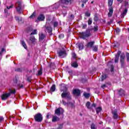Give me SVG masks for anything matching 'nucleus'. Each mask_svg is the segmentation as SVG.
Here are the masks:
<instances>
[{
  "label": "nucleus",
  "mask_w": 129,
  "mask_h": 129,
  "mask_svg": "<svg viewBox=\"0 0 129 129\" xmlns=\"http://www.w3.org/2000/svg\"><path fill=\"white\" fill-rule=\"evenodd\" d=\"M68 89L65 86H62L61 88V91H63V93L61 94V97L62 98L66 97L67 100H70L71 99V97L70 96V93L67 92Z\"/></svg>",
  "instance_id": "obj_1"
},
{
  "label": "nucleus",
  "mask_w": 129,
  "mask_h": 129,
  "mask_svg": "<svg viewBox=\"0 0 129 129\" xmlns=\"http://www.w3.org/2000/svg\"><path fill=\"white\" fill-rule=\"evenodd\" d=\"M70 0H60L59 2L54 5L55 9H58L59 6H61L62 8H66V6H67L69 4Z\"/></svg>",
  "instance_id": "obj_2"
},
{
  "label": "nucleus",
  "mask_w": 129,
  "mask_h": 129,
  "mask_svg": "<svg viewBox=\"0 0 129 129\" xmlns=\"http://www.w3.org/2000/svg\"><path fill=\"white\" fill-rule=\"evenodd\" d=\"M15 93H16V90H13L12 89H10L9 93H4L2 95L1 98L2 100H6L9 96H11V94H15Z\"/></svg>",
  "instance_id": "obj_3"
},
{
  "label": "nucleus",
  "mask_w": 129,
  "mask_h": 129,
  "mask_svg": "<svg viewBox=\"0 0 129 129\" xmlns=\"http://www.w3.org/2000/svg\"><path fill=\"white\" fill-rule=\"evenodd\" d=\"M16 11L19 14H22V2H18L16 3Z\"/></svg>",
  "instance_id": "obj_4"
},
{
  "label": "nucleus",
  "mask_w": 129,
  "mask_h": 129,
  "mask_svg": "<svg viewBox=\"0 0 129 129\" xmlns=\"http://www.w3.org/2000/svg\"><path fill=\"white\" fill-rule=\"evenodd\" d=\"M34 119L35 121L41 122V121L43 120V117L42 116V114H41V113L36 114L34 116Z\"/></svg>",
  "instance_id": "obj_5"
},
{
  "label": "nucleus",
  "mask_w": 129,
  "mask_h": 129,
  "mask_svg": "<svg viewBox=\"0 0 129 129\" xmlns=\"http://www.w3.org/2000/svg\"><path fill=\"white\" fill-rule=\"evenodd\" d=\"M58 56L60 58H64L66 57L67 54L66 53V50L65 49H62L58 52Z\"/></svg>",
  "instance_id": "obj_6"
},
{
  "label": "nucleus",
  "mask_w": 129,
  "mask_h": 129,
  "mask_svg": "<svg viewBox=\"0 0 129 129\" xmlns=\"http://www.w3.org/2000/svg\"><path fill=\"white\" fill-rule=\"evenodd\" d=\"M81 37L82 39H85V38H88L90 36V32H82L81 34Z\"/></svg>",
  "instance_id": "obj_7"
},
{
  "label": "nucleus",
  "mask_w": 129,
  "mask_h": 129,
  "mask_svg": "<svg viewBox=\"0 0 129 129\" xmlns=\"http://www.w3.org/2000/svg\"><path fill=\"white\" fill-rule=\"evenodd\" d=\"M63 112H64V110H63V108H58L55 111V114H57V115H60V114L63 113Z\"/></svg>",
  "instance_id": "obj_8"
},
{
  "label": "nucleus",
  "mask_w": 129,
  "mask_h": 129,
  "mask_svg": "<svg viewBox=\"0 0 129 129\" xmlns=\"http://www.w3.org/2000/svg\"><path fill=\"white\" fill-rule=\"evenodd\" d=\"M121 53V52H120V51H118L116 53V54H115V60H114L115 63L118 62V60L119 59V55H120Z\"/></svg>",
  "instance_id": "obj_9"
},
{
  "label": "nucleus",
  "mask_w": 129,
  "mask_h": 129,
  "mask_svg": "<svg viewBox=\"0 0 129 129\" xmlns=\"http://www.w3.org/2000/svg\"><path fill=\"white\" fill-rule=\"evenodd\" d=\"M113 13V8H112V7H110L109 8V13L108 14V17H111L112 16Z\"/></svg>",
  "instance_id": "obj_10"
},
{
  "label": "nucleus",
  "mask_w": 129,
  "mask_h": 129,
  "mask_svg": "<svg viewBox=\"0 0 129 129\" xmlns=\"http://www.w3.org/2000/svg\"><path fill=\"white\" fill-rule=\"evenodd\" d=\"M94 43H95L94 41L89 42L86 46L88 48H92L93 47V45H94Z\"/></svg>",
  "instance_id": "obj_11"
},
{
  "label": "nucleus",
  "mask_w": 129,
  "mask_h": 129,
  "mask_svg": "<svg viewBox=\"0 0 129 129\" xmlns=\"http://www.w3.org/2000/svg\"><path fill=\"white\" fill-rule=\"evenodd\" d=\"M112 113L113 114V117L114 119H116L118 117V115H117V111L116 110L112 111Z\"/></svg>",
  "instance_id": "obj_12"
},
{
  "label": "nucleus",
  "mask_w": 129,
  "mask_h": 129,
  "mask_svg": "<svg viewBox=\"0 0 129 129\" xmlns=\"http://www.w3.org/2000/svg\"><path fill=\"white\" fill-rule=\"evenodd\" d=\"M62 103L63 105H68V106H70L71 105L72 107H74V104L72 103H66L64 100H62Z\"/></svg>",
  "instance_id": "obj_13"
},
{
  "label": "nucleus",
  "mask_w": 129,
  "mask_h": 129,
  "mask_svg": "<svg viewBox=\"0 0 129 129\" xmlns=\"http://www.w3.org/2000/svg\"><path fill=\"white\" fill-rule=\"evenodd\" d=\"M45 20V16L43 15V14L40 15L37 18V21H44Z\"/></svg>",
  "instance_id": "obj_14"
},
{
  "label": "nucleus",
  "mask_w": 129,
  "mask_h": 129,
  "mask_svg": "<svg viewBox=\"0 0 129 129\" xmlns=\"http://www.w3.org/2000/svg\"><path fill=\"white\" fill-rule=\"evenodd\" d=\"M46 30L50 34V35H52V31H53L52 27L50 26L47 27Z\"/></svg>",
  "instance_id": "obj_15"
},
{
  "label": "nucleus",
  "mask_w": 129,
  "mask_h": 129,
  "mask_svg": "<svg viewBox=\"0 0 129 129\" xmlns=\"http://www.w3.org/2000/svg\"><path fill=\"white\" fill-rule=\"evenodd\" d=\"M73 94L75 95H79L80 94V90L78 89H74L73 91Z\"/></svg>",
  "instance_id": "obj_16"
},
{
  "label": "nucleus",
  "mask_w": 129,
  "mask_h": 129,
  "mask_svg": "<svg viewBox=\"0 0 129 129\" xmlns=\"http://www.w3.org/2000/svg\"><path fill=\"white\" fill-rule=\"evenodd\" d=\"M52 116V121L53 122H55L56 121H58V120H59L60 118L59 117H57L56 116Z\"/></svg>",
  "instance_id": "obj_17"
},
{
  "label": "nucleus",
  "mask_w": 129,
  "mask_h": 129,
  "mask_svg": "<svg viewBox=\"0 0 129 129\" xmlns=\"http://www.w3.org/2000/svg\"><path fill=\"white\" fill-rule=\"evenodd\" d=\"M93 51L94 52H97L98 50V45H94L92 47Z\"/></svg>",
  "instance_id": "obj_18"
},
{
  "label": "nucleus",
  "mask_w": 129,
  "mask_h": 129,
  "mask_svg": "<svg viewBox=\"0 0 129 129\" xmlns=\"http://www.w3.org/2000/svg\"><path fill=\"white\" fill-rule=\"evenodd\" d=\"M45 35H44L43 33H40L39 34V40H44L45 38Z\"/></svg>",
  "instance_id": "obj_19"
},
{
  "label": "nucleus",
  "mask_w": 129,
  "mask_h": 129,
  "mask_svg": "<svg viewBox=\"0 0 129 129\" xmlns=\"http://www.w3.org/2000/svg\"><path fill=\"white\" fill-rule=\"evenodd\" d=\"M55 90H56V85H53L50 88V91H51V92H54Z\"/></svg>",
  "instance_id": "obj_20"
},
{
  "label": "nucleus",
  "mask_w": 129,
  "mask_h": 129,
  "mask_svg": "<svg viewBox=\"0 0 129 129\" xmlns=\"http://www.w3.org/2000/svg\"><path fill=\"white\" fill-rule=\"evenodd\" d=\"M125 57V56L124 55V54H122L120 56V62H121V64H122V63H123V61L124 60Z\"/></svg>",
  "instance_id": "obj_21"
},
{
  "label": "nucleus",
  "mask_w": 129,
  "mask_h": 129,
  "mask_svg": "<svg viewBox=\"0 0 129 129\" xmlns=\"http://www.w3.org/2000/svg\"><path fill=\"white\" fill-rule=\"evenodd\" d=\"M30 40L33 43H36V38L34 36L30 37Z\"/></svg>",
  "instance_id": "obj_22"
},
{
  "label": "nucleus",
  "mask_w": 129,
  "mask_h": 129,
  "mask_svg": "<svg viewBox=\"0 0 129 129\" xmlns=\"http://www.w3.org/2000/svg\"><path fill=\"white\" fill-rule=\"evenodd\" d=\"M79 47V50H82L83 49V44L82 43H79L77 44Z\"/></svg>",
  "instance_id": "obj_23"
},
{
  "label": "nucleus",
  "mask_w": 129,
  "mask_h": 129,
  "mask_svg": "<svg viewBox=\"0 0 129 129\" xmlns=\"http://www.w3.org/2000/svg\"><path fill=\"white\" fill-rule=\"evenodd\" d=\"M72 67H74L75 68H76L78 67V64H77V62H74L72 63Z\"/></svg>",
  "instance_id": "obj_24"
},
{
  "label": "nucleus",
  "mask_w": 129,
  "mask_h": 129,
  "mask_svg": "<svg viewBox=\"0 0 129 129\" xmlns=\"http://www.w3.org/2000/svg\"><path fill=\"white\" fill-rule=\"evenodd\" d=\"M113 3V0H108V6L109 7H111V6H112V4Z\"/></svg>",
  "instance_id": "obj_25"
},
{
  "label": "nucleus",
  "mask_w": 129,
  "mask_h": 129,
  "mask_svg": "<svg viewBox=\"0 0 129 129\" xmlns=\"http://www.w3.org/2000/svg\"><path fill=\"white\" fill-rule=\"evenodd\" d=\"M119 94L121 96L124 95V91L123 90H120L119 91Z\"/></svg>",
  "instance_id": "obj_26"
},
{
  "label": "nucleus",
  "mask_w": 129,
  "mask_h": 129,
  "mask_svg": "<svg viewBox=\"0 0 129 129\" xmlns=\"http://www.w3.org/2000/svg\"><path fill=\"white\" fill-rule=\"evenodd\" d=\"M86 106L87 107V108H88L89 109H91V107L90 106V102H88L86 104Z\"/></svg>",
  "instance_id": "obj_27"
},
{
  "label": "nucleus",
  "mask_w": 129,
  "mask_h": 129,
  "mask_svg": "<svg viewBox=\"0 0 129 129\" xmlns=\"http://www.w3.org/2000/svg\"><path fill=\"white\" fill-rule=\"evenodd\" d=\"M21 44L25 49H27V45H26V43H25V41H22Z\"/></svg>",
  "instance_id": "obj_28"
},
{
  "label": "nucleus",
  "mask_w": 129,
  "mask_h": 129,
  "mask_svg": "<svg viewBox=\"0 0 129 129\" xmlns=\"http://www.w3.org/2000/svg\"><path fill=\"white\" fill-rule=\"evenodd\" d=\"M107 77V76H106V75H102L101 81H103V80H104V79H105Z\"/></svg>",
  "instance_id": "obj_29"
},
{
  "label": "nucleus",
  "mask_w": 129,
  "mask_h": 129,
  "mask_svg": "<svg viewBox=\"0 0 129 129\" xmlns=\"http://www.w3.org/2000/svg\"><path fill=\"white\" fill-rule=\"evenodd\" d=\"M126 13H127V10H125L123 12L122 14H121V17H122V18H123V17H124V16H125V15H126Z\"/></svg>",
  "instance_id": "obj_30"
},
{
  "label": "nucleus",
  "mask_w": 129,
  "mask_h": 129,
  "mask_svg": "<svg viewBox=\"0 0 129 129\" xmlns=\"http://www.w3.org/2000/svg\"><path fill=\"white\" fill-rule=\"evenodd\" d=\"M84 96H85V97H86V98H88V97H89L90 96V94L85 92V93H84Z\"/></svg>",
  "instance_id": "obj_31"
},
{
  "label": "nucleus",
  "mask_w": 129,
  "mask_h": 129,
  "mask_svg": "<svg viewBox=\"0 0 129 129\" xmlns=\"http://www.w3.org/2000/svg\"><path fill=\"white\" fill-rule=\"evenodd\" d=\"M15 19L18 22H21L22 21V17H19L18 16L15 17Z\"/></svg>",
  "instance_id": "obj_32"
},
{
  "label": "nucleus",
  "mask_w": 129,
  "mask_h": 129,
  "mask_svg": "<svg viewBox=\"0 0 129 129\" xmlns=\"http://www.w3.org/2000/svg\"><path fill=\"white\" fill-rule=\"evenodd\" d=\"M36 17V13L34 12L30 16V19H33V18H35Z\"/></svg>",
  "instance_id": "obj_33"
},
{
  "label": "nucleus",
  "mask_w": 129,
  "mask_h": 129,
  "mask_svg": "<svg viewBox=\"0 0 129 129\" xmlns=\"http://www.w3.org/2000/svg\"><path fill=\"white\" fill-rule=\"evenodd\" d=\"M38 33V31L36 29L33 30V31L31 33V35H36Z\"/></svg>",
  "instance_id": "obj_34"
},
{
  "label": "nucleus",
  "mask_w": 129,
  "mask_h": 129,
  "mask_svg": "<svg viewBox=\"0 0 129 129\" xmlns=\"http://www.w3.org/2000/svg\"><path fill=\"white\" fill-rule=\"evenodd\" d=\"M88 25H90L91 24H92V19L90 18L88 21Z\"/></svg>",
  "instance_id": "obj_35"
},
{
  "label": "nucleus",
  "mask_w": 129,
  "mask_h": 129,
  "mask_svg": "<svg viewBox=\"0 0 129 129\" xmlns=\"http://www.w3.org/2000/svg\"><path fill=\"white\" fill-rule=\"evenodd\" d=\"M6 53V49L5 48H2L1 50V51L0 52V55H3V53Z\"/></svg>",
  "instance_id": "obj_36"
},
{
  "label": "nucleus",
  "mask_w": 129,
  "mask_h": 129,
  "mask_svg": "<svg viewBox=\"0 0 129 129\" xmlns=\"http://www.w3.org/2000/svg\"><path fill=\"white\" fill-rule=\"evenodd\" d=\"M86 17H90V13L89 12H86L85 13Z\"/></svg>",
  "instance_id": "obj_37"
},
{
  "label": "nucleus",
  "mask_w": 129,
  "mask_h": 129,
  "mask_svg": "<svg viewBox=\"0 0 129 129\" xmlns=\"http://www.w3.org/2000/svg\"><path fill=\"white\" fill-rule=\"evenodd\" d=\"M102 110L101 107H98L96 109V112L97 113H98L99 112H100V111Z\"/></svg>",
  "instance_id": "obj_38"
},
{
  "label": "nucleus",
  "mask_w": 129,
  "mask_h": 129,
  "mask_svg": "<svg viewBox=\"0 0 129 129\" xmlns=\"http://www.w3.org/2000/svg\"><path fill=\"white\" fill-rule=\"evenodd\" d=\"M91 129H96V126H95V124L92 123L91 125Z\"/></svg>",
  "instance_id": "obj_39"
},
{
  "label": "nucleus",
  "mask_w": 129,
  "mask_h": 129,
  "mask_svg": "<svg viewBox=\"0 0 129 129\" xmlns=\"http://www.w3.org/2000/svg\"><path fill=\"white\" fill-rule=\"evenodd\" d=\"M52 115H50L49 113H47V115H46V118H47V119H49V118H51V117H52Z\"/></svg>",
  "instance_id": "obj_40"
},
{
  "label": "nucleus",
  "mask_w": 129,
  "mask_h": 129,
  "mask_svg": "<svg viewBox=\"0 0 129 129\" xmlns=\"http://www.w3.org/2000/svg\"><path fill=\"white\" fill-rule=\"evenodd\" d=\"M98 30V27H97V26L94 27V32H96Z\"/></svg>",
  "instance_id": "obj_41"
},
{
  "label": "nucleus",
  "mask_w": 129,
  "mask_h": 129,
  "mask_svg": "<svg viewBox=\"0 0 129 129\" xmlns=\"http://www.w3.org/2000/svg\"><path fill=\"white\" fill-rule=\"evenodd\" d=\"M14 8V5H11L10 6H7V9H8V10H10V9H12V8Z\"/></svg>",
  "instance_id": "obj_42"
},
{
  "label": "nucleus",
  "mask_w": 129,
  "mask_h": 129,
  "mask_svg": "<svg viewBox=\"0 0 129 129\" xmlns=\"http://www.w3.org/2000/svg\"><path fill=\"white\" fill-rule=\"evenodd\" d=\"M126 56L127 57V61H129V53H128V52L126 53Z\"/></svg>",
  "instance_id": "obj_43"
},
{
  "label": "nucleus",
  "mask_w": 129,
  "mask_h": 129,
  "mask_svg": "<svg viewBox=\"0 0 129 129\" xmlns=\"http://www.w3.org/2000/svg\"><path fill=\"white\" fill-rule=\"evenodd\" d=\"M72 55L73 58H76V54H75V53L73 52Z\"/></svg>",
  "instance_id": "obj_44"
},
{
  "label": "nucleus",
  "mask_w": 129,
  "mask_h": 129,
  "mask_svg": "<svg viewBox=\"0 0 129 129\" xmlns=\"http://www.w3.org/2000/svg\"><path fill=\"white\" fill-rule=\"evenodd\" d=\"M15 71H18V72H22V69L19 68V69L15 70Z\"/></svg>",
  "instance_id": "obj_45"
},
{
  "label": "nucleus",
  "mask_w": 129,
  "mask_h": 129,
  "mask_svg": "<svg viewBox=\"0 0 129 129\" xmlns=\"http://www.w3.org/2000/svg\"><path fill=\"white\" fill-rule=\"evenodd\" d=\"M115 31L116 33H117V34H118V33L120 32V29L119 28H117Z\"/></svg>",
  "instance_id": "obj_46"
},
{
  "label": "nucleus",
  "mask_w": 129,
  "mask_h": 129,
  "mask_svg": "<svg viewBox=\"0 0 129 129\" xmlns=\"http://www.w3.org/2000/svg\"><path fill=\"white\" fill-rule=\"evenodd\" d=\"M42 70L38 71V75H42Z\"/></svg>",
  "instance_id": "obj_47"
},
{
  "label": "nucleus",
  "mask_w": 129,
  "mask_h": 129,
  "mask_svg": "<svg viewBox=\"0 0 129 129\" xmlns=\"http://www.w3.org/2000/svg\"><path fill=\"white\" fill-rule=\"evenodd\" d=\"M81 2L82 3H84V4H86V3H87V2H88V0H81Z\"/></svg>",
  "instance_id": "obj_48"
},
{
  "label": "nucleus",
  "mask_w": 129,
  "mask_h": 129,
  "mask_svg": "<svg viewBox=\"0 0 129 129\" xmlns=\"http://www.w3.org/2000/svg\"><path fill=\"white\" fill-rule=\"evenodd\" d=\"M53 26L54 27H57V26H58V22H54Z\"/></svg>",
  "instance_id": "obj_49"
},
{
  "label": "nucleus",
  "mask_w": 129,
  "mask_h": 129,
  "mask_svg": "<svg viewBox=\"0 0 129 129\" xmlns=\"http://www.w3.org/2000/svg\"><path fill=\"white\" fill-rule=\"evenodd\" d=\"M105 87H106V85H105V84H104L101 86V88H103V89H104V88H105Z\"/></svg>",
  "instance_id": "obj_50"
},
{
  "label": "nucleus",
  "mask_w": 129,
  "mask_h": 129,
  "mask_svg": "<svg viewBox=\"0 0 129 129\" xmlns=\"http://www.w3.org/2000/svg\"><path fill=\"white\" fill-rule=\"evenodd\" d=\"M14 83H17V82H18V79L17 78H15L14 80Z\"/></svg>",
  "instance_id": "obj_51"
},
{
  "label": "nucleus",
  "mask_w": 129,
  "mask_h": 129,
  "mask_svg": "<svg viewBox=\"0 0 129 129\" xmlns=\"http://www.w3.org/2000/svg\"><path fill=\"white\" fill-rule=\"evenodd\" d=\"M3 120H4V117H0V122H2V121Z\"/></svg>",
  "instance_id": "obj_52"
},
{
  "label": "nucleus",
  "mask_w": 129,
  "mask_h": 129,
  "mask_svg": "<svg viewBox=\"0 0 129 129\" xmlns=\"http://www.w3.org/2000/svg\"><path fill=\"white\" fill-rule=\"evenodd\" d=\"M86 27H87V25H86V24L83 25V29H85L86 28Z\"/></svg>",
  "instance_id": "obj_53"
},
{
  "label": "nucleus",
  "mask_w": 129,
  "mask_h": 129,
  "mask_svg": "<svg viewBox=\"0 0 129 129\" xmlns=\"http://www.w3.org/2000/svg\"><path fill=\"white\" fill-rule=\"evenodd\" d=\"M113 70H114V67H112L111 69V72H113Z\"/></svg>",
  "instance_id": "obj_54"
},
{
  "label": "nucleus",
  "mask_w": 129,
  "mask_h": 129,
  "mask_svg": "<svg viewBox=\"0 0 129 129\" xmlns=\"http://www.w3.org/2000/svg\"><path fill=\"white\" fill-rule=\"evenodd\" d=\"M64 37V35L63 34H60L59 35V38H63Z\"/></svg>",
  "instance_id": "obj_55"
},
{
  "label": "nucleus",
  "mask_w": 129,
  "mask_h": 129,
  "mask_svg": "<svg viewBox=\"0 0 129 129\" xmlns=\"http://www.w3.org/2000/svg\"><path fill=\"white\" fill-rule=\"evenodd\" d=\"M112 22H113V20H111L110 21V22H108V24H110L112 23Z\"/></svg>",
  "instance_id": "obj_56"
},
{
  "label": "nucleus",
  "mask_w": 129,
  "mask_h": 129,
  "mask_svg": "<svg viewBox=\"0 0 129 129\" xmlns=\"http://www.w3.org/2000/svg\"><path fill=\"white\" fill-rule=\"evenodd\" d=\"M92 106L93 107H95V106H96V104H93L92 105Z\"/></svg>",
  "instance_id": "obj_57"
},
{
  "label": "nucleus",
  "mask_w": 129,
  "mask_h": 129,
  "mask_svg": "<svg viewBox=\"0 0 129 129\" xmlns=\"http://www.w3.org/2000/svg\"><path fill=\"white\" fill-rule=\"evenodd\" d=\"M71 18H72V19H74V15H72L71 16Z\"/></svg>",
  "instance_id": "obj_58"
},
{
  "label": "nucleus",
  "mask_w": 129,
  "mask_h": 129,
  "mask_svg": "<svg viewBox=\"0 0 129 129\" xmlns=\"http://www.w3.org/2000/svg\"><path fill=\"white\" fill-rule=\"evenodd\" d=\"M84 4H82V8H84Z\"/></svg>",
  "instance_id": "obj_59"
},
{
  "label": "nucleus",
  "mask_w": 129,
  "mask_h": 129,
  "mask_svg": "<svg viewBox=\"0 0 129 129\" xmlns=\"http://www.w3.org/2000/svg\"><path fill=\"white\" fill-rule=\"evenodd\" d=\"M119 3H121V0H117Z\"/></svg>",
  "instance_id": "obj_60"
},
{
  "label": "nucleus",
  "mask_w": 129,
  "mask_h": 129,
  "mask_svg": "<svg viewBox=\"0 0 129 129\" xmlns=\"http://www.w3.org/2000/svg\"><path fill=\"white\" fill-rule=\"evenodd\" d=\"M93 3H94V1H92L91 2V4H93Z\"/></svg>",
  "instance_id": "obj_61"
},
{
  "label": "nucleus",
  "mask_w": 129,
  "mask_h": 129,
  "mask_svg": "<svg viewBox=\"0 0 129 129\" xmlns=\"http://www.w3.org/2000/svg\"><path fill=\"white\" fill-rule=\"evenodd\" d=\"M20 87H21V88H22L23 87V85H21V86H20Z\"/></svg>",
  "instance_id": "obj_62"
},
{
  "label": "nucleus",
  "mask_w": 129,
  "mask_h": 129,
  "mask_svg": "<svg viewBox=\"0 0 129 129\" xmlns=\"http://www.w3.org/2000/svg\"><path fill=\"white\" fill-rule=\"evenodd\" d=\"M5 12L6 13L7 12V10H5Z\"/></svg>",
  "instance_id": "obj_63"
},
{
  "label": "nucleus",
  "mask_w": 129,
  "mask_h": 129,
  "mask_svg": "<svg viewBox=\"0 0 129 129\" xmlns=\"http://www.w3.org/2000/svg\"><path fill=\"white\" fill-rule=\"evenodd\" d=\"M1 27H0V30H1Z\"/></svg>",
  "instance_id": "obj_64"
}]
</instances>
